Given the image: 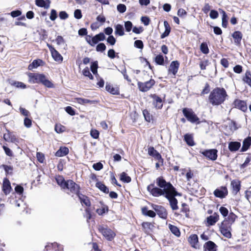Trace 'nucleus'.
<instances>
[{
    "label": "nucleus",
    "mask_w": 251,
    "mask_h": 251,
    "mask_svg": "<svg viewBox=\"0 0 251 251\" xmlns=\"http://www.w3.org/2000/svg\"><path fill=\"white\" fill-rule=\"evenodd\" d=\"M156 182L159 187H156L153 183L150 184L147 187V190L152 196L158 197L161 196L167 195V194L173 189V186L170 182H167L162 177L156 178Z\"/></svg>",
    "instance_id": "obj_1"
},
{
    "label": "nucleus",
    "mask_w": 251,
    "mask_h": 251,
    "mask_svg": "<svg viewBox=\"0 0 251 251\" xmlns=\"http://www.w3.org/2000/svg\"><path fill=\"white\" fill-rule=\"evenodd\" d=\"M228 95L224 88H214L209 96V100L213 105H219L223 103Z\"/></svg>",
    "instance_id": "obj_2"
},
{
    "label": "nucleus",
    "mask_w": 251,
    "mask_h": 251,
    "mask_svg": "<svg viewBox=\"0 0 251 251\" xmlns=\"http://www.w3.org/2000/svg\"><path fill=\"white\" fill-rule=\"evenodd\" d=\"M173 189V190L171 189V192L169 191L168 194H167V195L165 196V197L169 201L172 210H176L178 209V207L177 206V200L175 197L177 196H180L181 194L176 191V188L174 186Z\"/></svg>",
    "instance_id": "obj_3"
},
{
    "label": "nucleus",
    "mask_w": 251,
    "mask_h": 251,
    "mask_svg": "<svg viewBox=\"0 0 251 251\" xmlns=\"http://www.w3.org/2000/svg\"><path fill=\"white\" fill-rule=\"evenodd\" d=\"M99 231L108 241H112L116 234L106 226L100 225L98 226Z\"/></svg>",
    "instance_id": "obj_4"
},
{
    "label": "nucleus",
    "mask_w": 251,
    "mask_h": 251,
    "mask_svg": "<svg viewBox=\"0 0 251 251\" xmlns=\"http://www.w3.org/2000/svg\"><path fill=\"white\" fill-rule=\"evenodd\" d=\"M91 38L90 35H87L86 37V40L91 46H94L100 41H104L105 39V36L103 32H100L95 35L91 39Z\"/></svg>",
    "instance_id": "obj_5"
},
{
    "label": "nucleus",
    "mask_w": 251,
    "mask_h": 251,
    "mask_svg": "<svg viewBox=\"0 0 251 251\" xmlns=\"http://www.w3.org/2000/svg\"><path fill=\"white\" fill-rule=\"evenodd\" d=\"M182 112L187 120L191 123H195L198 122V124L200 123L199 118L191 109L184 108L182 110Z\"/></svg>",
    "instance_id": "obj_6"
},
{
    "label": "nucleus",
    "mask_w": 251,
    "mask_h": 251,
    "mask_svg": "<svg viewBox=\"0 0 251 251\" xmlns=\"http://www.w3.org/2000/svg\"><path fill=\"white\" fill-rule=\"evenodd\" d=\"M220 229L221 233L225 237L230 238L231 237V226L226 224V221L224 220L221 224Z\"/></svg>",
    "instance_id": "obj_7"
},
{
    "label": "nucleus",
    "mask_w": 251,
    "mask_h": 251,
    "mask_svg": "<svg viewBox=\"0 0 251 251\" xmlns=\"http://www.w3.org/2000/svg\"><path fill=\"white\" fill-rule=\"evenodd\" d=\"M155 83L153 79H151L145 82H138L137 85L139 90L145 92L149 91L155 84Z\"/></svg>",
    "instance_id": "obj_8"
},
{
    "label": "nucleus",
    "mask_w": 251,
    "mask_h": 251,
    "mask_svg": "<svg viewBox=\"0 0 251 251\" xmlns=\"http://www.w3.org/2000/svg\"><path fill=\"white\" fill-rule=\"evenodd\" d=\"M44 76L43 74L29 73L28 74V81L31 83H41Z\"/></svg>",
    "instance_id": "obj_9"
},
{
    "label": "nucleus",
    "mask_w": 251,
    "mask_h": 251,
    "mask_svg": "<svg viewBox=\"0 0 251 251\" xmlns=\"http://www.w3.org/2000/svg\"><path fill=\"white\" fill-rule=\"evenodd\" d=\"M218 151L216 149L205 150L201 153L210 160L215 161L217 158Z\"/></svg>",
    "instance_id": "obj_10"
},
{
    "label": "nucleus",
    "mask_w": 251,
    "mask_h": 251,
    "mask_svg": "<svg viewBox=\"0 0 251 251\" xmlns=\"http://www.w3.org/2000/svg\"><path fill=\"white\" fill-rule=\"evenodd\" d=\"M65 189L69 190L72 194H79V186L72 180H67Z\"/></svg>",
    "instance_id": "obj_11"
},
{
    "label": "nucleus",
    "mask_w": 251,
    "mask_h": 251,
    "mask_svg": "<svg viewBox=\"0 0 251 251\" xmlns=\"http://www.w3.org/2000/svg\"><path fill=\"white\" fill-rule=\"evenodd\" d=\"M47 46L51 52V56L53 59L55 61L61 62L63 61V57L59 53V52L56 50L51 45L48 44Z\"/></svg>",
    "instance_id": "obj_12"
},
{
    "label": "nucleus",
    "mask_w": 251,
    "mask_h": 251,
    "mask_svg": "<svg viewBox=\"0 0 251 251\" xmlns=\"http://www.w3.org/2000/svg\"><path fill=\"white\" fill-rule=\"evenodd\" d=\"M213 193L216 197L222 199L227 195L228 191L226 187H221L220 188L216 189Z\"/></svg>",
    "instance_id": "obj_13"
},
{
    "label": "nucleus",
    "mask_w": 251,
    "mask_h": 251,
    "mask_svg": "<svg viewBox=\"0 0 251 251\" xmlns=\"http://www.w3.org/2000/svg\"><path fill=\"white\" fill-rule=\"evenodd\" d=\"M148 154L153 157L155 159L161 162L163 161L161 154L153 147H150L148 148Z\"/></svg>",
    "instance_id": "obj_14"
},
{
    "label": "nucleus",
    "mask_w": 251,
    "mask_h": 251,
    "mask_svg": "<svg viewBox=\"0 0 251 251\" xmlns=\"http://www.w3.org/2000/svg\"><path fill=\"white\" fill-rule=\"evenodd\" d=\"M233 104L235 107L239 109L243 112H245L247 110L246 102L244 100L236 99L234 101Z\"/></svg>",
    "instance_id": "obj_15"
},
{
    "label": "nucleus",
    "mask_w": 251,
    "mask_h": 251,
    "mask_svg": "<svg viewBox=\"0 0 251 251\" xmlns=\"http://www.w3.org/2000/svg\"><path fill=\"white\" fill-rule=\"evenodd\" d=\"M12 189L10 182L8 179L5 178L3 181L2 191L5 195H8Z\"/></svg>",
    "instance_id": "obj_16"
},
{
    "label": "nucleus",
    "mask_w": 251,
    "mask_h": 251,
    "mask_svg": "<svg viewBox=\"0 0 251 251\" xmlns=\"http://www.w3.org/2000/svg\"><path fill=\"white\" fill-rule=\"evenodd\" d=\"M219 215L217 213H214L212 215H210L207 217L206 222L208 225L213 226L218 221Z\"/></svg>",
    "instance_id": "obj_17"
},
{
    "label": "nucleus",
    "mask_w": 251,
    "mask_h": 251,
    "mask_svg": "<svg viewBox=\"0 0 251 251\" xmlns=\"http://www.w3.org/2000/svg\"><path fill=\"white\" fill-rule=\"evenodd\" d=\"M179 66V63L177 61H172L169 68V72L172 73L173 75H176L178 71Z\"/></svg>",
    "instance_id": "obj_18"
},
{
    "label": "nucleus",
    "mask_w": 251,
    "mask_h": 251,
    "mask_svg": "<svg viewBox=\"0 0 251 251\" xmlns=\"http://www.w3.org/2000/svg\"><path fill=\"white\" fill-rule=\"evenodd\" d=\"M153 99V104L157 109H161L163 106L162 100L161 98L154 94L151 96Z\"/></svg>",
    "instance_id": "obj_19"
},
{
    "label": "nucleus",
    "mask_w": 251,
    "mask_h": 251,
    "mask_svg": "<svg viewBox=\"0 0 251 251\" xmlns=\"http://www.w3.org/2000/svg\"><path fill=\"white\" fill-rule=\"evenodd\" d=\"M144 232L147 235H149L152 231L154 226L152 224L149 222H143L142 224Z\"/></svg>",
    "instance_id": "obj_20"
},
{
    "label": "nucleus",
    "mask_w": 251,
    "mask_h": 251,
    "mask_svg": "<svg viewBox=\"0 0 251 251\" xmlns=\"http://www.w3.org/2000/svg\"><path fill=\"white\" fill-rule=\"evenodd\" d=\"M242 36V33L239 31H236L232 33V37L234 39V43L236 45H239L241 44Z\"/></svg>",
    "instance_id": "obj_21"
},
{
    "label": "nucleus",
    "mask_w": 251,
    "mask_h": 251,
    "mask_svg": "<svg viewBox=\"0 0 251 251\" xmlns=\"http://www.w3.org/2000/svg\"><path fill=\"white\" fill-rule=\"evenodd\" d=\"M251 145V137H248L243 142V146L241 151L244 152L248 150Z\"/></svg>",
    "instance_id": "obj_22"
},
{
    "label": "nucleus",
    "mask_w": 251,
    "mask_h": 251,
    "mask_svg": "<svg viewBox=\"0 0 251 251\" xmlns=\"http://www.w3.org/2000/svg\"><path fill=\"white\" fill-rule=\"evenodd\" d=\"M216 245L212 241H209L205 243L203 248L205 249V251L208 250V251H216Z\"/></svg>",
    "instance_id": "obj_23"
},
{
    "label": "nucleus",
    "mask_w": 251,
    "mask_h": 251,
    "mask_svg": "<svg viewBox=\"0 0 251 251\" xmlns=\"http://www.w3.org/2000/svg\"><path fill=\"white\" fill-rule=\"evenodd\" d=\"M189 242L193 248H197L198 243V237L196 234H192L190 236Z\"/></svg>",
    "instance_id": "obj_24"
},
{
    "label": "nucleus",
    "mask_w": 251,
    "mask_h": 251,
    "mask_svg": "<svg viewBox=\"0 0 251 251\" xmlns=\"http://www.w3.org/2000/svg\"><path fill=\"white\" fill-rule=\"evenodd\" d=\"M35 4L39 7L48 9L50 7V1L49 0H47V1L44 0H36Z\"/></svg>",
    "instance_id": "obj_25"
},
{
    "label": "nucleus",
    "mask_w": 251,
    "mask_h": 251,
    "mask_svg": "<svg viewBox=\"0 0 251 251\" xmlns=\"http://www.w3.org/2000/svg\"><path fill=\"white\" fill-rule=\"evenodd\" d=\"M68 148L65 147H62L56 152L55 155L57 157H62L68 154Z\"/></svg>",
    "instance_id": "obj_26"
},
{
    "label": "nucleus",
    "mask_w": 251,
    "mask_h": 251,
    "mask_svg": "<svg viewBox=\"0 0 251 251\" xmlns=\"http://www.w3.org/2000/svg\"><path fill=\"white\" fill-rule=\"evenodd\" d=\"M77 195L82 204H84L86 206H90L91 202L87 197L79 194Z\"/></svg>",
    "instance_id": "obj_27"
},
{
    "label": "nucleus",
    "mask_w": 251,
    "mask_h": 251,
    "mask_svg": "<svg viewBox=\"0 0 251 251\" xmlns=\"http://www.w3.org/2000/svg\"><path fill=\"white\" fill-rule=\"evenodd\" d=\"M106 90L113 95H118L119 94V90L116 87H114L110 84L106 83L105 86Z\"/></svg>",
    "instance_id": "obj_28"
},
{
    "label": "nucleus",
    "mask_w": 251,
    "mask_h": 251,
    "mask_svg": "<svg viewBox=\"0 0 251 251\" xmlns=\"http://www.w3.org/2000/svg\"><path fill=\"white\" fill-rule=\"evenodd\" d=\"M241 144L238 142H230L228 144V149L231 151H237L240 147Z\"/></svg>",
    "instance_id": "obj_29"
},
{
    "label": "nucleus",
    "mask_w": 251,
    "mask_h": 251,
    "mask_svg": "<svg viewBox=\"0 0 251 251\" xmlns=\"http://www.w3.org/2000/svg\"><path fill=\"white\" fill-rule=\"evenodd\" d=\"M55 180L58 185L62 189H65V187L66 186L67 181L65 180L64 178L61 176H58L56 177Z\"/></svg>",
    "instance_id": "obj_30"
},
{
    "label": "nucleus",
    "mask_w": 251,
    "mask_h": 251,
    "mask_svg": "<svg viewBox=\"0 0 251 251\" xmlns=\"http://www.w3.org/2000/svg\"><path fill=\"white\" fill-rule=\"evenodd\" d=\"M164 25L165 28V30L161 35V39H163V38L167 37L169 35L170 31H171L170 26L169 24H168V23L166 21H165L164 22Z\"/></svg>",
    "instance_id": "obj_31"
},
{
    "label": "nucleus",
    "mask_w": 251,
    "mask_h": 251,
    "mask_svg": "<svg viewBox=\"0 0 251 251\" xmlns=\"http://www.w3.org/2000/svg\"><path fill=\"white\" fill-rule=\"evenodd\" d=\"M220 11L222 14V25L223 27L226 28L227 25V16L226 12L223 9H219Z\"/></svg>",
    "instance_id": "obj_32"
},
{
    "label": "nucleus",
    "mask_w": 251,
    "mask_h": 251,
    "mask_svg": "<svg viewBox=\"0 0 251 251\" xmlns=\"http://www.w3.org/2000/svg\"><path fill=\"white\" fill-rule=\"evenodd\" d=\"M157 214L159 217L163 219H166L167 217V213L164 207L161 206L157 211Z\"/></svg>",
    "instance_id": "obj_33"
},
{
    "label": "nucleus",
    "mask_w": 251,
    "mask_h": 251,
    "mask_svg": "<svg viewBox=\"0 0 251 251\" xmlns=\"http://www.w3.org/2000/svg\"><path fill=\"white\" fill-rule=\"evenodd\" d=\"M142 212L143 215L151 218L154 217L156 215L155 213L153 211L148 210L147 207H144L142 208Z\"/></svg>",
    "instance_id": "obj_34"
},
{
    "label": "nucleus",
    "mask_w": 251,
    "mask_h": 251,
    "mask_svg": "<svg viewBox=\"0 0 251 251\" xmlns=\"http://www.w3.org/2000/svg\"><path fill=\"white\" fill-rule=\"evenodd\" d=\"M236 218L237 216L233 212H230L227 218V220L226 219L225 220L226 221V224L227 225L231 226L235 222Z\"/></svg>",
    "instance_id": "obj_35"
},
{
    "label": "nucleus",
    "mask_w": 251,
    "mask_h": 251,
    "mask_svg": "<svg viewBox=\"0 0 251 251\" xmlns=\"http://www.w3.org/2000/svg\"><path fill=\"white\" fill-rule=\"evenodd\" d=\"M96 187L99 188L100 191L105 194L109 193V189L103 183L101 182H98L96 184Z\"/></svg>",
    "instance_id": "obj_36"
},
{
    "label": "nucleus",
    "mask_w": 251,
    "mask_h": 251,
    "mask_svg": "<svg viewBox=\"0 0 251 251\" xmlns=\"http://www.w3.org/2000/svg\"><path fill=\"white\" fill-rule=\"evenodd\" d=\"M43 61L41 59L34 60L31 64H29L28 69L30 70L39 67Z\"/></svg>",
    "instance_id": "obj_37"
},
{
    "label": "nucleus",
    "mask_w": 251,
    "mask_h": 251,
    "mask_svg": "<svg viewBox=\"0 0 251 251\" xmlns=\"http://www.w3.org/2000/svg\"><path fill=\"white\" fill-rule=\"evenodd\" d=\"M115 33L119 36H123L125 34L123 26L120 24H118L115 26Z\"/></svg>",
    "instance_id": "obj_38"
},
{
    "label": "nucleus",
    "mask_w": 251,
    "mask_h": 251,
    "mask_svg": "<svg viewBox=\"0 0 251 251\" xmlns=\"http://www.w3.org/2000/svg\"><path fill=\"white\" fill-rule=\"evenodd\" d=\"M184 140L189 146H193L195 145L193 137L188 134L184 135Z\"/></svg>",
    "instance_id": "obj_39"
},
{
    "label": "nucleus",
    "mask_w": 251,
    "mask_h": 251,
    "mask_svg": "<svg viewBox=\"0 0 251 251\" xmlns=\"http://www.w3.org/2000/svg\"><path fill=\"white\" fill-rule=\"evenodd\" d=\"M231 184L232 186L233 191L235 192V194H237L240 189V182L233 180L231 181Z\"/></svg>",
    "instance_id": "obj_40"
},
{
    "label": "nucleus",
    "mask_w": 251,
    "mask_h": 251,
    "mask_svg": "<svg viewBox=\"0 0 251 251\" xmlns=\"http://www.w3.org/2000/svg\"><path fill=\"white\" fill-rule=\"evenodd\" d=\"M243 80L251 87V74L249 71H246Z\"/></svg>",
    "instance_id": "obj_41"
},
{
    "label": "nucleus",
    "mask_w": 251,
    "mask_h": 251,
    "mask_svg": "<svg viewBox=\"0 0 251 251\" xmlns=\"http://www.w3.org/2000/svg\"><path fill=\"white\" fill-rule=\"evenodd\" d=\"M41 83L48 88H50L54 87L53 84L47 78L45 75L44 77V78L43 79V80L42 81Z\"/></svg>",
    "instance_id": "obj_42"
},
{
    "label": "nucleus",
    "mask_w": 251,
    "mask_h": 251,
    "mask_svg": "<svg viewBox=\"0 0 251 251\" xmlns=\"http://www.w3.org/2000/svg\"><path fill=\"white\" fill-rule=\"evenodd\" d=\"M169 227L172 233L176 236L178 237L180 236V232L179 229L176 226L172 225H169Z\"/></svg>",
    "instance_id": "obj_43"
},
{
    "label": "nucleus",
    "mask_w": 251,
    "mask_h": 251,
    "mask_svg": "<svg viewBox=\"0 0 251 251\" xmlns=\"http://www.w3.org/2000/svg\"><path fill=\"white\" fill-rule=\"evenodd\" d=\"M120 179L122 181L126 182V183H129L131 180L130 177L129 176H127V175L125 172H123L121 174Z\"/></svg>",
    "instance_id": "obj_44"
},
{
    "label": "nucleus",
    "mask_w": 251,
    "mask_h": 251,
    "mask_svg": "<svg viewBox=\"0 0 251 251\" xmlns=\"http://www.w3.org/2000/svg\"><path fill=\"white\" fill-rule=\"evenodd\" d=\"M77 102L78 103L84 104L86 103H90V104H94L95 101L87 99H83V98H77L76 99Z\"/></svg>",
    "instance_id": "obj_45"
},
{
    "label": "nucleus",
    "mask_w": 251,
    "mask_h": 251,
    "mask_svg": "<svg viewBox=\"0 0 251 251\" xmlns=\"http://www.w3.org/2000/svg\"><path fill=\"white\" fill-rule=\"evenodd\" d=\"M98 68V61H94L91 64V67H90L91 71H92V72L93 73V74L94 75H98V71H97Z\"/></svg>",
    "instance_id": "obj_46"
},
{
    "label": "nucleus",
    "mask_w": 251,
    "mask_h": 251,
    "mask_svg": "<svg viewBox=\"0 0 251 251\" xmlns=\"http://www.w3.org/2000/svg\"><path fill=\"white\" fill-rule=\"evenodd\" d=\"M143 114L147 122H150L152 120V116L151 115L150 112L147 109H144L143 111Z\"/></svg>",
    "instance_id": "obj_47"
},
{
    "label": "nucleus",
    "mask_w": 251,
    "mask_h": 251,
    "mask_svg": "<svg viewBox=\"0 0 251 251\" xmlns=\"http://www.w3.org/2000/svg\"><path fill=\"white\" fill-rule=\"evenodd\" d=\"M200 50L204 54H207L209 52V49L207 44L205 42H203L200 46Z\"/></svg>",
    "instance_id": "obj_48"
},
{
    "label": "nucleus",
    "mask_w": 251,
    "mask_h": 251,
    "mask_svg": "<svg viewBox=\"0 0 251 251\" xmlns=\"http://www.w3.org/2000/svg\"><path fill=\"white\" fill-rule=\"evenodd\" d=\"M11 85L15 86L17 88H20L22 89H25L26 88V85L23 82L20 81H12L11 83Z\"/></svg>",
    "instance_id": "obj_49"
},
{
    "label": "nucleus",
    "mask_w": 251,
    "mask_h": 251,
    "mask_svg": "<svg viewBox=\"0 0 251 251\" xmlns=\"http://www.w3.org/2000/svg\"><path fill=\"white\" fill-rule=\"evenodd\" d=\"M155 61L158 65H163L164 62L163 56L161 54L157 55L155 58Z\"/></svg>",
    "instance_id": "obj_50"
},
{
    "label": "nucleus",
    "mask_w": 251,
    "mask_h": 251,
    "mask_svg": "<svg viewBox=\"0 0 251 251\" xmlns=\"http://www.w3.org/2000/svg\"><path fill=\"white\" fill-rule=\"evenodd\" d=\"M82 73L84 76L88 77L90 78V79L92 80L94 79V77L90 73L89 69L88 67H86L83 69V70L82 71Z\"/></svg>",
    "instance_id": "obj_51"
},
{
    "label": "nucleus",
    "mask_w": 251,
    "mask_h": 251,
    "mask_svg": "<svg viewBox=\"0 0 251 251\" xmlns=\"http://www.w3.org/2000/svg\"><path fill=\"white\" fill-rule=\"evenodd\" d=\"M106 46L103 43H99L96 47L97 51L103 52L106 50Z\"/></svg>",
    "instance_id": "obj_52"
},
{
    "label": "nucleus",
    "mask_w": 251,
    "mask_h": 251,
    "mask_svg": "<svg viewBox=\"0 0 251 251\" xmlns=\"http://www.w3.org/2000/svg\"><path fill=\"white\" fill-rule=\"evenodd\" d=\"M9 142H10L13 143H17L19 142L18 139L17 137L12 132L10 133V137L8 139Z\"/></svg>",
    "instance_id": "obj_53"
},
{
    "label": "nucleus",
    "mask_w": 251,
    "mask_h": 251,
    "mask_svg": "<svg viewBox=\"0 0 251 251\" xmlns=\"http://www.w3.org/2000/svg\"><path fill=\"white\" fill-rule=\"evenodd\" d=\"M117 10L121 13H124L126 10V6L124 4H119L117 6Z\"/></svg>",
    "instance_id": "obj_54"
},
{
    "label": "nucleus",
    "mask_w": 251,
    "mask_h": 251,
    "mask_svg": "<svg viewBox=\"0 0 251 251\" xmlns=\"http://www.w3.org/2000/svg\"><path fill=\"white\" fill-rule=\"evenodd\" d=\"M133 25L130 21H126L125 22V27L126 31L129 32L132 28Z\"/></svg>",
    "instance_id": "obj_55"
},
{
    "label": "nucleus",
    "mask_w": 251,
    "mask_h": 251,
    "mask_svg": "<svg viewBox=\"0 0 251 251\" xmlns=\"http://www.w3.org/2000/svg\"><path fill=\"white\" fill-rule=\"evenodd\" d=\"M116 40L113 35H110L107 39V42L110 45L113 46L116 43Z\"/></svg>",
    "instance_id": "obj_56"
},
{
    "label": "nucleus",
    "mask_w": 251,
    "mask_h": 251,
    "mask_svg": "<svg viewBox=\"0 0 251 251\" xmlns=\"http://www.w3.org/2000/svg\"><path fill=\"white\" fill-rule=\"evenodd\" d=\"M219 211H220L221 214L224 217H226L228 215V210H227V209L226 207H224V206H221L219 209Z\"/></svg>",
    "instance_id": "obj_57"
},
{
    "label": "nucleus",
    "mask_w": 251,
    "mask_h": 251,
    "mask_svg": "<svg viewBox=\"0 0 251 251\" xmlns=\"http://www.w3.org/2000/svg\"><path fill=\"white\" fill-rule=\"evenodd\" d=\"M134 46L138 49H142L143 48V47H144L143 43L140 40H136L134 42Z\"/></svg>",
    "instance_id": "obj_58"
},
{
    "label": "nucleus",
    "mask_w": 251,
    "mask_h": 251,
    "mask_svg": "<svg viewBox=\"0 0 251 251\" xmlns=\"http://www.w3.org/2000/svg\"><path fill=\"white\" fill-rule=\"evenodd\" d=\"M2 166L6 174H12V171H13V167L12 166L6 165H2Z\"/></svg>",
    "instance_id": "obj_59"
},
{
    "label": "nucleus",
    "mask_w": 251,
    "mask_h": 251,
    "mask_svg": "<svg viewBox=\"0 0 251 251\" xmlns=\"http://www.w3.org/2000/svg\"><path fill=\"white\" fill-rule=\"evenodd\" d=\"M219 14L218 12L215 10H211L209 16L212 19H215L218 17Z\"/></svg>",
    "instance_id": "obj_60"
},
{
    "label": "nucleus",
    "mask_w": 251,
    "mask_h": 251,
    "mask_svg": "<svg viewBox=\"0 0 251 251\" xmlns=\"http://www.w3.org/2000/svg\"><path fill=\"white\" fill-rule=\"evenodd\" d=\"M91 136L94 139H98L99 137V132L96 129H92L90 131Z\"/></svg>",
    "instance_id": "obj_61"
},
{
    "label": "nucleus",
    "mask_w": 251,
    "mask_h": 251,
    "mask_svg": "<svg viewBox=\"0 0 251 251\" xmlns=\"http://www.w3.org/2000/svg\"><path fill=\"white\" fill-rule=\"evenodd\" d=\"M82 13L80 9H76L74 11V17L76 19H80L82 18Z\"/></svg>",
    "instance_id": "obj_62"
},
{
    "label": "nucleus",
    "mask_w": 251,
    "mask_h": 251,
    "mask_svg": "<svg viewBox=\"0 0 251 251\" xmlns=\"http://www.w3.org/2000/svg\"><path fill=\"white\" fill-rule=\"evenodd\" d=\"M93 168L96 171H100L103 168V165L100 162L94 163Z\"/></svg>",
    "instance_id": "obj_63"
},
{
    "label": "nucleus",
    "mask_w": 251,
    "mask_h": 251,
    "mask_svg": "<svg viewBox=\"0 0 251 251\" xmlns=\"http://www.w3.org/2000/svg\"><path fill=\"white\" fill-rule=\"evenodd\" d=\"M65 127L61 125H56L55 126V130L57 133H62L64 131Z\"/></svg>",
    "instance_id": "obj_64"
}]
</instances>
